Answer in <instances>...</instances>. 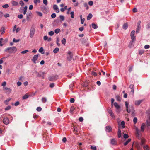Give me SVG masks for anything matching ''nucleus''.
I'll use <instances>...</instances> for the list:
<instances>
[{
  "mask_svg": "<svg viewBox=\"0 0 150 150\" xmlns=\"http://www.w3.org/2000/svg\"><path fill=\"white\" fill-rule=\"evenodd\" d=\"M35 33V28L34 27L32 26L31 27L30 30V36L31 38H32L34 35Z\"/></svg>",
  "mask_w": 150,
  "mask_h": 150,
  "instance_id": "obj_2",
  "label": "nucleus"
},
{
  "mask_svg": "<svg viewBox=\"0 0 150 150\" xmlns=\"http://www.w3.org/2000/svg\"><path fill=\"white\" fill-rule=\"evenodd\" d=\"M71 18H74V11H72L70 13Z\"/></svg>",
  "mask_w": 150,
  "mask_h": 150,
  "instance_id": "obj_33",
  "label": "nucleus"
},
{
  "mask_svg": "<svg viewBox=\"0 0 150 150\" xmlns=\"http://www.w3.org/2000/svg\"><path fill=\"white\" fill-rule=\"evenodd\" d=\"M140 29V27H137L136 29V33H138Z\"/></svg>",
  "mask_w": 150,
  "mask_h": 150,
  "instance_id": "obj_47",
  "label": "nucleus"
},
{
  "mask_svg": "<svg viewBox=\"0 0 150 150\" xmlns=\"http://www.w3.org/2000/svg\"><path fill=\"white\" fill-rule=\"evenodd\" d=\"M17 49L16 47H8L5 49V51L10 54L15 53L17 51Z\"/></svg>",
  "mask_w": 150,
  "mask_h": 150,
  "instance_id": "obj_1",
  "label": "nucleus"
},
{
  "mask_svg": "<svg viewBox=\"0 0 150 150\" xmlns=\"http://www.w3.org/2000/svg\"><path fill=\"white\" fill-rule=\"evenodd\" d=\"M9 7V5L8 4H6L3 6L2 7L4 8H7Z\"/></svg>",
  "mask_w": 150,
  "mask_h": 150,
  "instance_id": "obj_40",
  "label": "nucleus"
},
{
  "mask_svg": "<svg viewBox=\"0 0 150 150\" xmlns=\"http://www.w3.org/2000/svg\"><path fill=\"white\" fill-rule=\"evenodd\" d=\"M11 108V107L10 106H8L5 109V110H10Z\"/></svg>",
  "mask_w": 150,
  "mask_h": 150,
  "instance_id": "obj_58",
  "label": "nucleus"
},
{
  "mask_svg": "<svg viewBox=\"0 0 150 150\" xmlns=\"http://www.w3.org/2000/svg\"><path fill=\"white\" fill-rule=\"evenodd\" d=\"M58 76H54L51 77H50L49 78V79L50 81H53L54 80H56L58 78Z\"/></svg>",
  "mask_w": 150,
  "mask_h": 150,
  "instance_id": "obj_10",
  "label": "nucleus"
},
{
  "mask_svg": "<svg viewBox=\"0 0 150 150\" xmlns=\"http://www.w3.org/2000/svg\"><path fill=\"white\" fill-rule=\"evenodd\" d=\"M66 40L64 38H63V40H62L61 42L62 44L65 45L66 43Z\"/></svg>",
  "mask_w": 150,
  "mask_h": 150,
  "instance_id": "obj_37",
  "label": "nucleus"
},
{
  "mask_svg": "<svg viewBox=\"0 0 150 150\" xmlns=\"http://www.w3.org/2000/svg\"><path fill=\"white\" fill-rule=\"evenodd\" d=\"M91 149L92 150H96L97 149L96 147L95 146H91Z\"/></svg>",
  "mask_w": 150,
  "mask_h": 150,
  "instance_id": "obj_46",
  "label": "nucleus"
},
{
  "mask_svg": "<svg viewBox=\"0 0 150 150\" xmlns=\"http://www.w3.org/2000/svg\"><path fill=\"white\" fill-rule=\"evenodd\" d=\"M53 8L54 10H58V11H56V12L57 13H59V9H58V7L56 5H54L53 6Z\"/></svg>",
  "mask_w": 150,
  "mask_h": 150,
  "instance_id": "obj_18",
  "label": "nucleus"
},
{
  "mask_svg": "<svg viewBox=\"0 0 150 150\" xmlns=\"http://www.w3.org/2000/svg\"><path fill=\"white\" fill-rule=\"evenodd\" d=\"M11 99H8L4 101V103L6 105L8 104V103L10 100Z\"/></svg>",
  "mask_w": 150,
  "mask_h": 150,
  "instance_id": "obj_41",
  "label": "nucleus"
},
{
  "mask_svg": "<svg viewBox=\"0 0 150 150\" xmlns=\"http://www.w3.org/2000/svg\"><path fill=\"white\" fill-rule=\"evenodd\" d=\"M87 38H84L82 39L81 40V42L83 44H84L85 45L86 44V43H87Z\"/></svg>",
  "mask_w": 150,
  "mask_h": 150,
  "instance_id": "obj_16",
  "label": "nucleus"
},
{
  "mask_svg": "<svg viewBox=\"0 0 150 150\" xmlns=\"http://www.w3.org/2000/svg\"><path fill=\"white\" fill-rule=\"evenodd\" d=\"M143 147L144 150H150V148L147 145H144Z\"/></svg>",
  "mask_w": 150,
  "mask_h": 150,
  "instance_id": "obj_19",
  "label": "nucleus"
},
{
  "mask_svg": "<svg viewBox=\"0 0 150 150\" xmlns=\"http://www.w3.org/2000/svg\"><path fill=\"white\" fill-rule=\"evenodd\" d=\"M135 33V31L134 30L132 31L130 34L131 37V39L132 40V42L135 40V37L134 36V34Z\"/></svg>",
  "mask_w": 150,
  "mask_h": 150,
  "instance_id": "obj_7",
  "label": "nucleus"
},
{
  "mask_svg": "<svg viewBox=\"0 0 150 150\" xmlns=\"http://www.w3.org/2000/svg\"><path fill=\"white\" fill-rule=\"evenodd\" d=\"M140 130L138 128H136V133L137 137H139L140 134Z\"/></svg>",
  "mask_w": 150,
  "mask_h": 150,
  "instance_id": "obj_14",
  "label": "nucleus"
},
{
  "mask_svg": "<svg viewBox=\"0 0 150 150\" xmlns=\"http://www.w3.org/2000/svg\"><path fill=\"white\" fill-rule=\"evenodd\" d=\"M17 17L19 19L22 18L23 17V16L22 14H21L20 15H18L17 16Z\"/></svg>",
  "mask_w": 150,
  "mask_h": 150,
  "instance_id": "obj_45",
  "label": "nucleus"
},
{
  "mask_svg": "<svg viewBox=\"0 0 150 150\" xmlns=\"http://www.w3.org/2000/svg\"><path fill=\"white\" fill-rule=\"evenodd\" d=\"M3 122L4 124L7 125L9 122V120L8 118H4L3 119Z\"/></svg>",
  "mask_w": 150,
  "mask_h": 150,
  "instance_id": "obj_9",
  "label": "nucleus"
},
{
  "mask_svg": "<svg viewBox=\"0 0 150 150\" xmlns=\"http://www.w3.org/2000/svg\"><path fill=\"white\" fill-rule=\"evenodd\" d=\"M106 131L109 132H111L112 131V128L110 126H108L106 127Z\"/></svg>",
  "mask_w": 150,
  "mask_h": 150,
  "instance_id": "obj_12",
  "label": "nucleus"
},
{
  "mask_svg": "<svg viewBox=\"0 0 150 150\" xmlns=\"http://www.w3.org/2000/svg\"><path fill=\"white\" fill-rule=\"evenodd\" d=\"M28 52V50H25L24 51H23L21 52V54H25L26 53Z\"/></svg>",
  "mask_w": 150,
  "mask_h": 150,
  "instance_id": "obj_50",
  "label": "nucleus"
},
{
  "mask_svg": "<svg viewBox=\"0 0 150 150\" xmlns=\"http://www.w3.org/2000/svg\"><path fill=\"white\" fill-rule=\"evenodd\" d=\"M20 40V39L16 40L15 38H13V41L14 42H19Z\"/></svg>",
  "mask_w": 150,
  "mask_h": 150,
  "instance_id": "obj_38",
  "label": "nucleus"
},
{
  "mask_svg": "<svg viewBox=\"0 0 150 150\" xmlns=\"http://www.w3.org/2000/svg\"><path fill=\"white\" fill-rule=\"evenodd\" d=\"M128 27V25L127 23H125L123 26V28L125 30Z\"/></svg>",
  "mask_w": 150,
  "mask_h": 150,
  "instance_id": "obj_30",
  "label": "nucleus"
},
{
  "mask_svg": "<svg viewBox=\"0 0 150 150\" xmlns=\"http://www.w3.org/2000/svg\"><path fill=\"white\" fill-rule=\"evenodd\" d=\"M51 17L52 18H54L56 17V15L55 13H53L51 15Z\"/></svg>",
  "mask_w": 150,
  "mask_h": 150,
  "instance_id": "obj_57",
  "label": "nucleus"
},
{
  "mask_svg": "<svg viewBox=\"0 0 150 150\" xmlns=\"http://www.w3.org/2000/svg\"><path fill=\"white\" fill-rule=\"evenodd\" d=\"M19 79L20 81H23L24 80L25 78L23 76H21Z\"/></svg>",
  "mask_w": 150,
  "mask_h": 150,
  "instance_id": "obj_34",
  "label": "nucleus"
},
{
  "mask_svg": "<svg viewBox=\"0 0 150 150\" xmlns=\"http://www.w3.org/2000/svg\"><path fill=\"white\" fill-rule=\"evenodd\" d=\"M6 84V81H4L1 84V86H3V87H4Z\"/></svg>",
  "mask_w": 150,
  "mask_h": 150,
  "instance_id": "obj_63",
  "label": "nucleus"
},
{
  "mask_svg": "<svg viewBox=\"0 0 150 150\" xmlns=\"http://www.w3.org/2000/svg\"><path fill=\"white\" fill-rule=\"evenodd\" d=\"M131 139L129 138L127 141L125 143H124V145H125V146L127 145L131 141Z\"/></svg>",
  "mask_w": 150,
  "mask_h": 150,
  "instance_id": "obj_24",
  "label": "nucleus"
},
{
  "mask_svg": "<svg viewBox=\"0 0 150 150\" xmlns=\"http://www.w3.org/2000/svg\"><path fill=\"white\" fill-rule=\"evenodd\" d=\"M74 107H72L70 109V112H71V113H72V112H73V111H74Z\"/></svg>",
  "mask_w": 150,
  "mask_h": 150,
  "instance_id": "obj_60",
  "label": "nucleus"
},
{
  "mask_svg": "<svg viewBox=\"0 0 150 150\" xmlns=\"http://www.w3.org/2000/svg\"><path fill=\"white\" fill-rule=\"evenodd\" d=\"M126 110L128 113H130L131 112H133L134 111V107L132 105L130 106Z\"/></svg>",
  "mask_w": 150,
  "mask_h": 150,
  "instance_id": "obj_3",
  "label": "nucleus"
},
{
  "mask_svg": "<svg viewBox=\"0 0 150 150\" xmlns=\"http://www.w3.org/2000/svg\"><path fill=\"white\" fill-rule=\"evenodd\" d=\"M60 31V29L59 28L55 30V33L56 34H58Z\"/></svg>",
  "mask_w": 150,
  "mask_h": 150,
  "instance_id": "obj_43",
  "label": "nucleus"
},
{
  "mask_svg": "<svg viewBox=\"0 0 150 150\" xmlns=\"http://www.w3.org/2000/svg\"><path fill=\"white\" fill-rule=\"evenodd\" d=\"M129 87L131 89H134V86L133 84H130L129 86Z\"/></svg>",
  "mask_w": 150,
  "mask_h": 150,
  "instance_id": "obj_59",
  "label": "nucleus"
},
{
  "mask_svg": "<svg viewBox=\"0 0 150 150\" xmlns=\"http://www.w3.org/2000/svg\"><path fill=\"white\" fill-rule=\"evenodd\" d=\"M38 54L35 55H34L31 60L34 64H35L36 63V61L38 59Z\"/></svg>",
  "mask_w": 150,
  "mask_h": 150,
  "instance_id": "obj_5",
  "label": "nucleus"
},
{
  "mask_svg": "<svg viewBox=\"0 0 150 150\" xmlns=\"http://www.w3.org/2000/svg\"><path fill=\"white\" fill-rule=\"evenodd\" d=\"M54 32L53 31H51L48 33L49 35L50 36H52L54 34Z\"/></svg>",
  "mask_w": 150,
  "mask_h": 150,
  "instance_id": "obj_36",
  "label": "nucleus"
},
{
  "mask_svg": "<svg viewBox=\"0 0 150 150\" xmlns=\"http://www.w3.org/2000/svg\"><path fill=\"white\" fill-rule=\"evenodd\" d=\"M59 38H57V41H56V42H57V45L58 46H59L60 45V44L59 43Z\"/></svg>",
  "mask_w": 150,
  "mask_h": 150,
  "instance_id": "obj_54",
  "label": "nucleus"
},
{
  "mask_svg": "<svg viewBox=\"0 0 150 150\" xmlns=\"http://www.w3.org/2000/svg\"><path fill=\"white\" fill-rule=\"evenodd\" d=\"M60 19L62 20V21H64V17L62 15H60L59 16Z\"/></svg>",
  "mask_w": 150,
  "mask_h": 150,
  "instance_id": "obj_56",
  "label": "nucleus"
},
{
  "mask_svg": "<svg viewBox=\"0 0 150 150\" xmlns=\"http://www.w3.org/2000/svg\"><path fill=\"white\" fill-rule=\"evenodd\" d=\"M28 7L27 6H25L23 8V11L22 12V9L21 7L19 9V11L21 13H23L24 15H25L27 12Z\"/></svg>",
  "mask_w": 150,
  "mask_h": 150,
  "instance_id": "obj_4",
  "label": "nucleus"
},
{
  "mask_svg": "<svg viewBox=\"0 0 150 150\" xmlns=\"http://www.w3.org/2000/svg\"><path fill=\"white\" fill-rule=\"evenodd\" d=\"M28 97V96L27 95H25L23 96V99H27Z\"/></svg>",
  "mask_w": 150,
  "mask_h": 150,
  "instance_id": "obj_53",
  "label": "nucleus"
},
{
  "mask_svg": "<svg viewBox=\"0 0 150 150\" xmlns=\"http://www.w3.org/2000/svg\"><path fill=\"white\" fill-rule=\"evenodd\" d=\"M110 143L111 144L115 145L117 144V142L116 139L115 138H113L110 140Z\"/></svg>",
  "mask_w": 150,
  "mask_h": 150,
  "instance_id": "obj_8",
  "label": "nucleus"
},
{
  "mask_svg": "<svg viewBox=\"0 0 150 150\" xmlns=\"http://www.w3.org/2000/svg\"><path fill=\"white\" fill-rule=\"evenodd\" d=\"M121 125H122V128H124L125 127V122L124 121H122L121 122Z\"/></svg>",
  "mask_w": 150,
  "mask_h": 150,
  "instance_id": "obj_39",
  "label": "nucleus"
},
{
  "mask_svg": "<svg viewBox=\"0 0 150 150\" xmlns=\"http://www.w3.org/2000/svg\"><path fill=\"white\" fill-rule=\"evenodd\" d=\"M43 49L42 47L40 48L39 50V52L41 53L42 54H44V52H43Z\"/></svg>",
  "mask_w": 150,
  "mask_h": 150,
  "instance_id": "obj_31",
  "label": "nucleus"
},
{
  "mask_svg": "<svg viewBox=\"0 0 150 150\" xmlns=\"http://www.w3.org/2000/svg\"><path fill=\"white\" fill-rule=\"evenodd\" d=\"M142 100H136L135 102V105H136L138 106L140 104V103L142 102Z\"/></svg>",
  "mask_w": 150,
  "mask_h": 150,
  "instance_id": "obj_15",
  "label": "nucleus"
},
{
  "mask_svg": "<svg viewBox=\"0 0 150 150\" xmlns=\"http://www.w3.org/2000/svg\"><path fill=\"white\" fill-rule=\"evenodd\" d=\"M93 4V1H90L88 2V4L91 6H92Z\"/></svg>",
  "mask_w": 150,
  "mask_h": 150,
  "instance_id": "obj_62",
  "label": "nucleus"
},
{
  "mask_svg": "<svg viewBox=\"0 0 150 150\" xmlns=\"http://www.w3.org/2000/svg\"><path fill=\"white\" fill-rule=\"evenodd\" d=\"M11 89L9 88L7 90L6 93L8 94L10 93H11Z\"/></svg>",
  "mask_w": 150,
  "mask_h": 150,
  "instance_id": "obj_44",
  "label": "nucleus"
},
{
  "mask_svg": "<svg viewBox=\"0 0 150 150\" xmlns=\"http://www.w3.org/2000/svg\"><path fill=\"white\" fill-rule=\"evenodd\" d=\"M118 137V138H120L121 136V131L120 129H119L117 132Z\"/></svg>",
  "mask_w": 150,
  "mask_h": 150,
  "instance_id": "obj_22",
  "label": "nucleus"
},
{
  "mask_svg": "<svg viewBox=\"0 0 150 150\" xmlns=\"http://www.w3.org/2000/svg\"><path fill=\"white\" fill-rule=\"evenodd\" d=\"M37 111L38 112H40L41 111L42 108L40 107H38L36 109Z\"/></svg>",
  "mask_w": 150,
  "mask_h": 150,
  "instance_id": "obj_55",
  "label": "nucleus"
},
{
  "mask_svg": "<svg viewBox=\"0 0 150 150\" xmlns=\"http://www.w3.org/2000/svg\"><path fill=\"white\" fill-rule=\"evenodd\" d=\"M19 4L21 6H23L24 4V3L22 0H21L20 1Z\"/></svg>",
  "mask_w": 150,
  "mask_h": 150,
  "instance_id": "obj_42",
  "label": "nucleus"
},
{
  "mask_svg": "<svg viewBox=\"0 0 150 150\" xmlns=\"http://www.w3.org/2000/svg\"><path fill=\"white\" fill-rule=\"evenodd\" d=\"M37 14H38V16H42V13L40 12L37 11L36 12Z\"/></svg>",
  "mask_w": 150,
  "mask_h": 150,
  "instance_id": "obj_51",
  "label": "nucleus"
},
{
  "mask_svg": "<svg viewBox=\"0 0 150 150\" xmlns=\"http://www.w3.org/2000/svg\"><path fill=\"white\" fill-rule=\"evenodd\" d=\"M137 121V118L136 117H135L134 118L133 120V122L134 124H136Z\"/></svg>",
  "mask_w": 150,
  "mask_h": 150,
  "instance_id": "obj_35",
  "label": "nucleus"
},
{
  "mask_svg": "<svg viewBox=\"0 0 150 150\" xmlns=\"http://www.w3.org/2000/svg\"><path fill=\"white\" fill-rule=\"evenodd\" d=\"M116 98L117 100L118 101H121V98L119 96L117 95L116 96Z\"/></svg>",
  "mask_w": 150,
  "mask_h": 150,
  "instance_id": "obj_32",
  "label": "nucleus"
},
{
  "mask_svg": "<svg viewBox=\"0 0 150 150\" xmlns=\"http://www.w3.org/2000/svg\"><path fill=\"white\" fill-rule=\"evenodd\" d=\"M146 140L144 138H142L141 140V142L140 143V145L141 146H144V144L145 143Z\"/></svg>",
  "mask_w": 150,
  "mask_h": 150,
  "instance_id": "obj_17",
  "label": "nucleus"
},
{
  "mask_svg": "<svg viewBox=\"0 0 150 150\" xmlns=\"http://www.w3.org/2000/svg\"><path fill=\"white\" fill-rule=\"evenodd\" d=\"M59 50V48H56L53 50V52L54 53H57Z\"/></svg>",
  "mask_w": 150,
  "mask_h": 150,
  "instance_id": "obj_28",
  "label": "nucleus"
},
{
  "mask_svg": "<svg viewBox=\"0 0 150 150\" xmlns=\"http://www.w3.org/2000/svg\"><path fill=\"white\" fill-rule=\"evenodd\" d=\"M43 2L45 5H47L48 4L47 0H43Z\"/></svg>",
  "mask_w": 150,
  "mask_h": 150,
  "instance_id": "obj_61",
  "label": "nucleus"
},
{
  "mask_svg": "<svg viewBox=\"0 0 150 150\" xmlns=\"http://www.w3.org/2000/svg\"><path fill=\"white\" fill-rule=\"evenodd\" d=\"M12 6H18V2L12 0L11 1Z\"/></svg>",
  "mask_w": 150,
  "mask_h": 150,
  "instance_id": "obj_11",
  "label": "nucleus"
},
{
  "mask_svg": "<svg viewBox=\"0 0 150 150\" xmlns=\"http://www.w3.org/2000/svg\"><path fill=\"white\" fill-rule=\"evenodd\" d=\"M70 102L71 103H73L75 101V100L74 98H72L70 99Z\"/></svg>",
  "mask_w": 150,
  "mask_h": 150,
  "instance_id": "obj_64",
  "label": "nucleus"
},
{
  "mask_svg": "<svg viewBox=\"0 0 150 150\" xmlns=\"http://www.w3.org/2000/svg\"><path fill=\"white\" fill-rule=\"evenodd\" d=\"M41 100L43 103H46L47 101V99L45 97H42V98Z\"/></svg>",
  "mask_w": 150,
  "mask_h": 150,
  "instance_id": "obj_26",
  "label": "nucleus"
},
{
  "mask_svg": "<svg viewBox=\"0 0 150 150\" xmlns=\"http://www.w3.org/2000/svg\"><path fill=\"white\" fill-rule=\"evenodd\" d=\"M93 16L91 13H89L87 16V19L88 20H90L92 17Z\"/></svg>",
  "mask_w": 150,
  "mask_h": 150,
  "instance_id": "obj_25",
  "label": "nucleus"
},
{
  "mask_svg": "<svg viewBox=\"0 0 150 150\" xmlns=\"http://www.w3.org/2000/svg\"><path fill=\"white\" fill-rule=\"evenodd\" d=\"M114 105L117 109L118 110L119 109L120 106L117 103H114Z\"/></svg>",
  "mask_w": 150,
  "mask_h": 150,
  "instance_id": "obj_21",
  "label": "nucleus"
},
{
  "mask_svg": "<svg viewBox=\"0 0 150 150\" xmlns=\"http://www.w3.org/2000/svg\"><path fill=\"white\" fill-rule=\"evenodd\" d=\"M6 30V29L4 27H2L1 28L0 30V32L1 34H3L5 33Z\"/></svg>",
  "mask_w": 150,
  "mask_h": 150,
  "instance_id": "obj_20",
  "label": "nucleus"
},
{
  "mask_svg": "<svg viewBox=\"0 0 150 150\" xmlns=\"http://www.w3.org/2000/svg\"><path fill=\"white\" fill-rule=\"evenodd\" d=\"M92 28L94 29H96L98 28L97 25L94 23H92Z\"/></svg>",
  "mask_w": 150,
  "mask_h": 150,
  "instance_id": "obj_29",
  "label": "nucleus"
},
{
  "mask_svg": "<svg viewBox=\"0 0 150 150\" xmlns=\"http://www.w3.org/2000/svg\"><path fill=\"white\" fill-rule=\"evenodd\" d=\"M33 2L34 3L37 5L38 3H39L40 2V0H33Z\"/></svg>",
  "mask_w": 150,
  "mask_h": 150,
  "instance_id": "obj_27",
  "label": "nucleus"
},
{
  "mask_svg": "<svg viewBox=\"0 0 150 150\" xmlns=\"http://www.w3.org/2000/svg\"><path fill=\"white\" fill-rule=\"evenodd\" d=\"M68 54L69 55V56H68L67 57V60L70 61L73 58V55L72 54V53L70 51H69L68 52Z\"/></svg>",
  "mask_w": 150,
  "mask_h": 150,
  "instance_id": "obj_6",
  "label": "nucleus"
},
{
  "mask_svg": "<svg viewBox=\"0 0 150 150\" xmlns=\"http://www.w3.org/2000/svg\"><path fill=\"white\" fill-rule=\"evenodd\" d=\"M123 137L124 138H125V139H127V138H128L129 137V136L128 135L126 134H125L124 135V136H123Z\"/></svg>",
  "mask_w": 150,
  "mask_h": 150,
  "instance_id": "obj_52",
  "label": "nucleus"
},
{
  "mask_svg": "<svg viewBox=\"0 0 150 150\" xmlns=\"http://www.w3.org/2000/svg\"><path fill=\"white\" fill-rule=\"evenodd\" d=\"M108 112L109 113V114L110 115V116L112 118H114L115 117V116H114V115H113V112L111 110H109V111H108Z\"/></svg>",
  "mask_w": 150,
  "mask_h": 150,
  "instance_id": "obj_23",
  "label": "nucleus"
},
{
  "mask_svg": "<svg viewBox=\"0 0 150 150\" xmlns=\"http://www.w3.org/2000/svg\"><path fill=\"white\" fill-rule=\"evenodd\" d=\"M146 127V125L144 123H143L141 126V131L142 132L144 131L145 128Z\"/></svg>",
  "mask_w": 150,
  "mask_h": 150,
  "instance_id": "obj_13",
  "label": "nucleus"
},
{
  "mask_svg": "<svg viewBox=\"0 0 150 150\" xmlns=\"http://www.w3.org/2000/svg\"><path fill=\"white\" fill-rule=\"evenodd\" d=\"M43 140H44L46 141V140H47V135H46L45 134L43 135Z\"/></svg>",
  "mask_w": 150,
  "mask_h": 150,
  "instance_id": "obj_49",
  "label": "nucleus"
},
{
  "mask_svg": "<svg viewBox=\"0 0 150 150\" xmlns=\"http://www.w3.org/2000/svg\"><path fill=\"white\" fill-rule=\"evenodd\" d=\"M125 102V106L126 108V109H127L128 108L129 103L127 101Z\"/></svg>",
  "mask_w": 150,
  "mask_h": 150,
  "instance_id": "obj_48",
  "label": "nucleus"
}]
</instances>
